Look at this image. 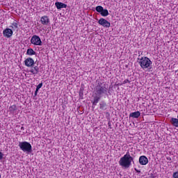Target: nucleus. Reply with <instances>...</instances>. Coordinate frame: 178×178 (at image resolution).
Instances as JSON below:
<instances>
[{"instance_id": "nucleus-20", "label": "nucleus", "mask_w": 178, "mask_h": 178, "mask_svg": "<svg viewBox=\"0 0 178 178\" xmlns=\"http://www.w3.org/2000/svg\"><path fill=\"white\" fill-rule=\"evenodd\" d=\"M103 9H104V7H102V6H97L95 8V10H96V11L98 12V13H101L102 12Z\"/></svg>"}, {"instance_id": "nucleus-13", "label": "nucleus", "mask_w": 178, "mask_h": 178, "mask_svg": "<svg viewBox=\"0 0 178 178\" xmlns=\"http://www.w3.org/2000/svg\"><path fill=\"white\" fill-rule=\"evenodd\" d=\"M99 108L102 109V111H106V109H108V104H106L105 101H102L99 103Z\"/></svg>"}, {"instance_id": "nucleus-18", "label": "nucleus", "mask_w": 178, "mask_h": 178, "mask_svg": "<svg viewBox=\"0 0 178 178\" xmlns=\"http://www.w3.org/2000/svg\"><path fill=\"white\" fill-rule=\"evenodd\" d=\"M100 15L103 16L104 17H106L109 15V12L108 11L107 9H104L102 10V13H100Z\"/></svg>"}, {"instance_id": "nucleus-24", "label": "nucleus", "mask_w": 178, "mask_h": 178, "mask_svg": "<svg viewBox=\"0 0 178 178\" xmlns=\"http://www.w3.org/2000/svg\"><path fill=\"white\" fill-rule=\"evenodd\" d=\"M130 83V81H129V79H125V80L124 81V84H126V83Z\"/></svg>"}, {"instance_id": "nucleus-12", "label": "nucleus", "mask_w": 178, "mask_h": 178, "mask_svg": "<svg viewBox=\"0 0 178 178\" xmlns=\"http://www.w3.org/2000/svg\"><path fill=\"white\" fill-rule=\"evenodd\" d=\"M55 6L57 8V9H63V8H67V5L62 2H56Z\"/></svg>"}, {"instance_id": "nucleus-5", "label": "nucleus", "mask_w": 178, "mask_h": 178, "mask_svg": "<svg viewBox=\"0 0 178 178\" xmlns=\"http://www.w3.org/2000/svg\"><path fill=\"white\" fill-rule=\"evenodd\" d=\"M31 43L33 45H42V41H41V38H40V36L37 35H34L33 36H32L31 39Z\"/></svg>"}, {"instance_id": "nucleus-11", "label": "nucleus", "mask_w": 178, "mask_h": 178, "mask_svg": "<svg viewBox=\"0 0 178 178\" xmlns=\"http://www.w3.org/2000/svg\"><path fill=\"white\" fill-rule=\"evenodd\" d=\"M141 113H140V111H135L129 114V118H133L134 119H138Z\"/></svg>"}, {"instance_id": "nucleus-29", "label": "nucleus", "mask_w": 178, "mask_h": 178, "mask_svg": "<svg viewBox=\"0 0 178 178\" xmlns=\"http://www.w3.org/2000/svg\"><path fill=\"white\" fill-rule=\"evenodd\" d=\"M21 130L24 131V127H22Z\"/></svg>"}, {"instance_id": "nucleus-10", "label": "nucleus", "mask_w": 178, "mask_h": 178, "mask_svg": "<svg viewBox=\"0 0 178 178\" xmlns=\"http://www.w3.org/2000/svg\"><path fill=\"white\" fill-rule=\"evenodd\" d=\"M140 165H147L148 163V158L145 156H140L139 158Z\"/></svg>"}, {"instance_id": "nucleus-7", "label": "nucleus", "mask_w": 178, "mask_h": 178, "mask_svg": "<svg viewBox=\"0 0 178 178\" xmlns=\"http://www.w3.org/2000/svg\"><path fill=\"white\" fill-rule=\"evenodd\" d=\"M3 37L6 38H10L13 35V31L9 28H7L3 31Z\"/></svg>"}, {"instance_id": "nucleus-25", "label": "nucleus", "mask_w": 178, "mask_h": 178, "mask_svg": "<svg viewBox=\"0 0 178 178\" xmlns=\"http://www.w3.org/2000/svg\"><path fill=\"white\" fill-rule=\"evenodd\" d=\"M135 170L137 173H141V171L140 170H137L136 168H135Z\"/></svg>"}, {"instance_id": "nucleus-22", "label": "nucleus", "mask_w": 178, "mask_h": 178, "mask_svg": "<svg viewBox=\"0 0 178 178\" xmlns=\"http://www.w3.org/2000/svg\"><path fill=\"white\" fill-rule=\"evenodd\" d=\"M173 178H178V172H175L172 175Z\"/></svg>"}, {"instance_id": "nucleus-3", "label": "nucleus", "mask_w": 178, "mask_h": 178, "mask_svg": "<svg viewBox=\"0 0 178 178\" xmlns=\"http://www.w3.org/2000/svg\"><path fill=\"white\" fill-rule=\"evenodd\" d=\"M139 65L143 70L151 69L152 67V61L148 57L143 56L139 60Z\"/></svg>"}, {"instance_id": "nucleus-14", "label": "nucleus", "mask_w": 178, "mask_h": 178, "mask_svg": "<svg viewBox=\"0 0 178 178\" xmlns=\"http://www.w3.org/2000/svg\"><path fill=\"white\" fill-rule=\"evenodd\" d=\"M170 123L174 126V127H178V114L177 118H172L170 120Z\"/></svg>"}, {"instance_id": "nucleus-1", "label": "nucleus", "mask_w": 178, "mask_h": 178, "mask_svg": "<svg viewBox=\"0 0 178 178\" xmlns=\"http://www.w3.org/2000/svg\"><path fill=\"white\" fill-rule=\"evenodd\" d=\"M105 95H108V87H106V84L104 82L97 81L92 96L93 98V100L92 101V105L96 106L98 102L101 101V98L105 97Z\"/></svg>"}, {"instance_id": "nucleus-2", "label": "nucleus", "mask_w": 178, "mask_h": 178, "mask_svg": "<svg viewBox=\"0 0 178 178\" xmlns=\"http://www.w3.org/2000/svg\"><path fill=\"white\" fill-rule=\"evenodd\" d=\"M134 161V158L130 156V152H127L124 156L121 157L119 161L120 166L124 168L125 169H129L131 166V162Z\"/></svg>"}, {"instance_id": "nucleus-16", "label": "nucleus", "mask_w": 178, "mask_h": 178, "mask_svg": "<svg viewBox=\"0 0 178 178\" xmlns=\"http://www.w3.org/2000/svg\"><path fill=\"white\" fill-rule=\"evenodd\" d=\"M19 24H17V22L15 21L11 24V26L10 27L13 29V30L15 31V30H17L19 29Z\"/></svg>"}, {"instance_id": "nucleus-8", "label": "nucleus", "mask_w": 178, "mask_h": 178, "mask_svg": "<svg viewBox=\"0 0 178 178\" xmlns=\"http://www.w3.org/2000/svg\"><path fill=\"white\" fill-rule=\"evenodd\" d=\"M24 65L26 67H33L34 66V59L28 58L24 60Z\"/></svg>"}, {"instance_id": "nucleus-4", "label": "nucleus", "mask_w": 178, "mask_h": 178, "mask_svg": "<svg viewBox=\"0 0 178 178\" xmlns=\"http://www.w3.org/2000/svg\"><path fill=\"white\" fill-rule=\"evenodd\" d=\"M18 146L23 152H26V154H31L33 151V147L29 142H19Z\"/></svg>"}, {"instance_id": "nucleus-21", "label": "nucleus", "mask_w": 178, "mask_h": 178, "mask_svg": "<svg viewBox=\"0 0 178 178\" xmlns=\"http://www.w3.org/2000/svg\"><path fill=\"white\" fill-rule=\"evenodd\" d=\"M41 87H42V83H39L37 87H36V90L37 91H38V90H40V88H41Z\"/></svg>"}, {"instance_id": "nucleus-27", "label": "nucleus", "mask_w": 178, "mask_h": 178, "mask_svg": "<svg viewBox=\"0 0 178 178\" xmlns=\"http://www.w3.org/2000/svg\"><path fill=\"white\" fill-rule=\"evenodd\" d=\"M108 127H109L110 129H112V127H111V122H108Z\"/></svg>"}, {"instance_id": "nucleus-26", "label": "nucleus", "mask_w": 178, "mask_h": 178, "mask_svg": "<svg viewBox=\"0 0 178 178\" xmlns=\"http://www.w3.org/2000/svg\"><path fill=\"white\" fill-rule=\"evenodd\" d=\"M37 94H38V90H37V89L35 91V97H36Z\"/></svg>"}, {"instance_id": "nucleus-15", "label": "nucleus", "mask_w": 178, "mask_h": 178, "mask_svg": "<svg viewBox=\"0 0 178 178\" xmlns=\"http://www.w3.org/2000/svg\"><path fill=\"white\" fill-rule=\"evenodd\" d=\"M39 70L40 68L38 66H35L30 70V72L32 73V74H38Z\"/></svg>"}, {"instance_id": "nucleus-28", "label": "nucleus", "mask_w": 178, "mask_h": 178, "mask_svg": "<svg viewBox=\"0 0 178 178\" xmlns=\"http://www.w3.org/2000/svg\"><path fill=\"white\" fill-rule=\"evenodd\" d=\"M168 161H172V159L170 157H167Z\"/></svg>"}, {"instance_id": "nucleus-19", "label": "nucleus", "mask_w": 178, "mask_h": 178, "mask_svg": "<svg viewBox=\"0 0 178 178\" xmlns=\"http://www.w3.org/2000/svg\"><path fill=\"white\" fill-rule=\"evenodd\" d=\"M17 107L16 106V105H13L9 107V111L11 113H13L15 112V111H17Z\"/></svg>"}, {"instance_id": "nucleus-17", "label": "nucleus", "mask_w": 178, "mask_h": 178, "mask_svg": "<svg viewBox=\"0 0 178 178\" xmlns=\"http://www.w3.org/2000/svg\"><path fill=\"white\" fill-rule=\"evenodd\" d=\"M26 55H29V56H32V55H35V52L34 49L29 48L26 51Z\"/></svg>"}, {"instance_id": "nucleus-9", "label": "nucleus", "mask_w": 178, "mask_h": 178, "mask_svg": "<svg viewBox=\"0 0 178 178\" xmlns=\"http://www.w3.org/2000/svg\"><path fill=\"white\" fill-rule=\"evenodd\" d=\"M40 22L43 26H48L49 24V18L48 16L44 15L40 18Z\"/></svg>"}, {"instance_id": "nucleus-6", "label": "nucleus", "mask_w": 178, "mask_h": 178, "mask_svg": "<svg viewBox=\"0 0 178 178\" xmlns=\"http://www.w3.org/2000/svg\"><path fill=\"white\" fill-rule=\"evenodd\" d=\"M98 23L100 24V26H102L106 29H109V27H111V22H109L108 20L105 19L104 18H100L98 21Z\"/></svg>"}, {"instance_id": "nucleus-23", "label": "nucleus", "mask_w": 178, "mask_h": 178, "mask_svg": "<svg viewBox=\"0 0 178 178\" xmlns=\"http://www.w3.org/2000/svg\"><path fill=\"white\" fill-rule=\"evenodd\" d=\"M3 159V153L0 152V161H1V159Z\"/></svg>"}]
</instances>
